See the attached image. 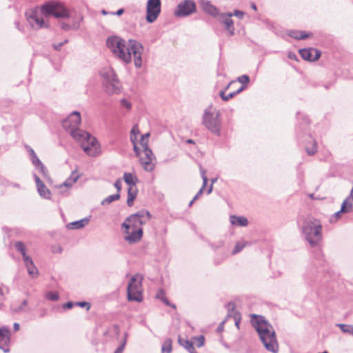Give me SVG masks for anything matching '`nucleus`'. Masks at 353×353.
I'll return each instance as SVG.
<instances>
[{
	"label": "nucleus",
	"mask_w": 353,
	"mask_h": 353,
	"mask_svg": "<svg viewBox=\"0 0 353 353\" xmlns=\"http://www.w3.org/2000/svg\"><path fill=\"white\" fill-rule=\"evenodd\" d=\"M81 114L74 111L62 121L63 128L72 137L79 142L83 151L89 156L96 157L100 153L99 143L97 139L87 132L79 129Z\"/></svg>",
	"instance_id": "1"
},
{
	"label": "nucleus",
	"mask_w": 353,
	"mask_h": 353,
	"mask_svg": "<svg viewBox=\"0 0 353 353\" xmlns=\"http://www.w3.org/2000/svg\"><path fill=\"white\" fill-rule=\"evenodd\" d=\"M106 45L112 54L124 63H130L133 54L135 67L140 68L142 66L143 46L139 41L130 39L126 45L125 41L122 38L111 36L108 38Z\"/></svg>",
	"instance_id": "2"
},
{
	"label": "nucleus",
	"mask_w": 353,
	"mask_h": 353,
	"mask_svg": "<svg viewBox=\"0 0 353 353\" xmlns=\"http://www.w3.org/2000/svg\"><path fill=\"white\" fill-rule=\"evenodd\" d=\"M42 15L45 17L54 16L58 19H65L70 17L68 10L62 4L55 1H49L38 9L28 10L25 16L27 21L32 29L39 30L48 28L49 23L44 21Z\"/></svg>",
	"instance_id": "3"
},
{
	"label": "nucleus",
	"mask_w": 353,
	"mask_h": 353,
	"mask_svg": "<svg viewBox=\"0 0 353 353\" xmlns=\"http://www.w3.org/2000/svg\"><path fill=\"white\" fill-rule=\"evenodd\" d=\"M151 219V214L146 210H141L127 217L121 224L123 230V239L129 244L139 242L143 234L142 226Z\"/></svg>",
	"instance_id": "4"
},
{
	"label": "nucleus",
	"mask_w": 353,
	"mask_h": 353,
	"mask_svg": "<svg viewBox=\"0 0 353 353\" xmlns=\"http://www.w3.org/2000/svg\"><path fill=\"white\" fill-rule=\"evenodd\" d=\"M252 317V325L256 330L266 350L272 353H277L279 346L272 325L262 316L253 314Z\"/></svg>",
	"instance_id": "5"
},
{
	"label": "nucleus",
	"mask_w": 353,
	"mask_h": 353,
	"mask_svg": "<svg viewBox=\"0 0 353 353\" xmlns=\"http://www.w3.org/2000/svg\"><path fill=\"white\" fill-rule=\"evenodd\" d=\"M303 239L312 248L319 246L323 238V226L321 221L313 217L305 218L300 225Z\"/></svg>",
	"instance_id": "6"
},
{
	"label": "nucleus",
	"mask_w": 353,
	"mask_h": 353,
	"mask_svg": "<svg viewBox=\"0 0 353 353\" xmlns=\"http://www.w3.org/2000/svg\"><path fill=\"white\" fill-rule=\"evenodd\" d=\"M220 115V111L212 105H210L204 110L202 117L203 125L217 137L221 136V131L222 122Z\"/></svg>",
	"instance_id": "7"
},
{
	"label": "nucleus",
	"mask_w": 353,
	"mask_h": 353,
	"mask_svg": "<svg viewBox=\"0 0 353 353\" xmlns=\"http://www.w3.org/2000/svg\"><path fill=\"white\" fill-rule=\"evenodd\" d=\"M103 79L105 92L109 94H118L121 91V84L114 71L110 68H105L100 72Z\"/></svg>",
	"instance_id": "8"
},
{
	"label": "nucleus",
	"mask_w": 353,
	"mask_h": 353,
	"mask_svg": "<svg viewBox=\"0 0 353 353\" xmlns=\"http://www.w3.org/2000/svg\"><path fill=\"white\" fill-rule=\"evenodd\" d=\"M142 281L143 276L140 274H136L131 277L127 288L128 301H142Z\"/></svg>",
	"instance_id": "9"
},
{
	"label": "nucleus",
	"mask_w": 353,
	"mask_h": 353,
	"mask_svg": "<svg viewBox=\"0 0 353 353\" xmlns=\"http://www.w3.org/2000/svg\"><path fill=\"white\" fill-rule=\"evenodd\" d=\"M161 0H148L146 6V21L148 23L154 22L161 13Z\"/></svg>",
	"instance_id": "10"
},
{
	"label": "nucleus",
	"mask_w": 353,
	"mask_h": 353,
	"mask_svg": "<svg viewBox=\"0 0 353 353\" xmlns=\"http://www.w3.org/2000/svg\"><path fill=\"white\" fill-rule=\"evenodd\" d=\"M196 4L192 0H184L180 2L174 11V16L185 17L196 12Z\"/></svg>",
	"instance_id": "11"
},
{
	"label": "nucleus",
	"mask_w": 353,
	"mask_h": 353,
	"mask_svg": "<svg viewBox=\"0 0 353 353\" xmlns=\"http://www.w3.org/2000/svg\"><path fill=\"white\" fill-rule=\"evenodd\" d=\"M232 17V12L220 13V14L218 16L219 21L225 26V28L228 31V35L230 37H232L234 34L235 30L234 21L231 19Z\"/></svg>",
	"instance_id": "12"
},
{
	"label": "nucleus",
	"mask_w": 353,
	"mask_h": 353,
	"mask_svg": "<svg viewBox=\"0 0 353 353\" xmlns=\"http://www.w3.org/2000/svg\"><path fill=\"white\" fill-rule=\"evenodd\" d=\"M144 157L140 158V162L143 169L147 172H151L154 168L152 161L154 159L152 150H146L143 152Z\"/></svg>",
	"instance_id": "13"
},
{
	"label": "nucleus",
	"mask_w": 353,
	"mask_h": 353,
	"mask_svg": "<svg viewBox=\"0 0 353 353\" xmlns=\"http://www.w3.org/2000/svg\"><path fill=\"white\" fill-rule=\"evenodd\" d=\"M301 57L306 61H314L321 57V52L314 48L299 50Z\"/></svg>",
	"instance_id": "14"
},
{
	"label": "nucleus",
	"mask_w": 353,
	"mask_h": 353,
	"mask_svg": "<svg viewBox=\"0 0 353 353\" xmlns=\"http://www.w3.org/2000/svg\"><path fill=\"white\" fill-rule=\"evenodd\" d=\"M34 178L37 185V189L39 194L43 199H50L51 192L50 190L46 186L44 183L39 179L37 174H34Z\"/></svg>",
	"instance_id": "15"
},
{
	"label": "nucleus",
	"mask_w": 353,
	"mask_h": 353,
	"mask_svg": "<svg viewBox=\"0 0 353 353\" xmlns=\"http://www.w3.org/2000/svg\"><path fill=\"white\" fill-rule=\"evenodd\" d=\"M200 3L202 9L207 14L213 17H218L220 14L219 9L212 5L210 1L200 0Z\"/></svg>",
	"instance_id": "16"
},
{
	"label": "nucleus",
	"mask_w": 353,
	"mask_h": 353,
	"mask_svg": "<svg viewBox=\"0 0 353 353\" xmlns=\"http://www.w3.org/2000/svg\"><path fill=\"white\" fill-rule=\"evenodd\" d=\"M212 248L215 251L218 252L216 256L214 259V263L216 264H220L222 263L228 256V250L225 248L222 247V245H212Z\"/></svg>",
	"instance_id": "17"
},
{
	"label": "nucleus",
	"mask_w": 353,
	"mask_h": 353,
	"mask_svg": "<svg viewBox=\"0 0 353 353\" xmlns=\"http://www.w3.org/2000/svg\"><path fill=\"white\" fill-rule=\"evenodd\" d=\"M32 163L35 166L36 169L39 170L40 173L43 175L44 178H48V170L43 163L38 158L37 154L33 155V157H30Z\"/></svg>",
	"instance_id": "18"
},
{
	"label": "nucleus",
	"mask_w": 353,
	"mask_h": 353,
	"mask_svg": "<svg viewBox=\"0 0 353 353\" xmlns=\"http://www.w3.org/2000/svg\"><path fill=\"white\" fill-rule=\"evenodd\" d=\"M28 301L25 299L21 302L20 304H17L16 302L12 303L10 305V311L13 314H19L21 312H28Z\"/></svg>",
	"instance_id": "19"
},
{
	"label": "nucleus",
	"mask_w": 353,
	"mask_h": 353,
	"mask_svg": "<svg viewBox=\"0 0 353 353\" xmlns=\"http://www.w3.org/2000/svg\"><path fill=\"white\" fill-rule=\"evenodd\" d=\"M90 216H86L81 220L75 221L68 223L66 227L69 230L81 229L88 225L90 221Z\"/></svg>",
	"instance_id": "20"
},
{
	"label": "nucleus",
	"mask_w": 353,
	"mask_h": 353,
	"mask_svg": "<svg viewBox=\"0 0 353 353\" xmlns=\"http://www.w3.org/2000/svg\"><path fill=\"white\" fill-rule=\"evenodd\" d=\"M26 267L28 270V274L32 277L34 278L38 275V270L34 265L32 259L29 256L27 259H23Z\"/></svg>",
	"instance_id": "21"
},
{
	"label": "nucleus",
	"mask_w": 353,
	"mask_h": 353,
	"mask_svg": "<svg viewBox=\"0 0 353 353\" xmlns=\"http://www.w3.org/2000/svg\"><path fill=\"white\" fill-rule=\"evenodd\" d=\"M230 221L232 225H236L241 227H245L248 225V220L244 216L231 215Z\"/></svg>",
	"instance_id": "22"
},
{
	"label": "nucleus",
	"mask_w": 353,
	"mask_h": 353,
	"mask_svg": "<svg viewBox=\"0 0 353 353\" xmlns=\"http://www.w3.org/2000/svg\"><path fill=\"white\" fill-rule=\"evenodd\" d=\"M79 176L76 171H73L70 176L62 183L59 188L66 187L70 188L78 180Z\"/></svg>",
	"instance_id": "23"
},
{
	"label": "nucleus",
	"mask_w": 353,
	"mask_h": 353,
	"mask_svg": "<svg viewBox=\"0 0 353 353\" xmlns=\"http://www.w3.org/2000/svg\"><path fill=\"white\" fill-rule=\"evenodd\" d=\"M137 196V187H129L128 189V198H127V205L129 207L132 206L134 200L136 199Z\"/></svg>",
	"instance_id": "24"
},
{
	"label": "nucleus",
	"mask_w": 353,
	"mask_h": 353,
	"mask_svg": "<svg viewBox=\"0 0 353 353\" xmlns=\"http://www.w3.org/2000/svg\"><path fill=\"white\" fill-rule=\"evenodd\" d=\"M245 89V87L243 85H241V88H239L236 91H234V92H230L228 94H225V90H221L220 92H219V95L221 97V98L225 101H228L229 99H232V97H234L235 95H236L237 94L241 92L243 90Z\"/></svg>",
	"instance_id": "25"
},
{
	"label": "nucleus",
	"mask_w": 353,
	"mask_h": 353,
	"mask_svg": "<svg viewBox=\"0 0 353 353\" xmlns=\"http://www.w3.org/2000/svg\"><path fill=\"white\" fill-rule=\"evenodd\" d=\"M123 180L129 185V187H136V183L138 181V179L132 173L125 172L123 174Z\"/></svg>",
	"instance_id": "26"
},
{
	"label": "nucleus",
	"mask_w": 353,
	"mask_h": 353,
	"mask_svg": "<svg viewBox=\"0 0 353 353\" xmlns=\"http://www.w3.org/2000/svg\"><path fill=\"white\" fill-rule=\"evenodd\" d=\"M288 35L292 38L298 40L305 39L309 37V34L303 31L290 30L288 32Z\"/></svg>",
	"instance_id": "27"
},
{
	"label": "nucleus",
	"mask_w": 353,
	"mask_h": 353,
	"mask_svg": "<svg viewBox=\"0 0 353 353\" xmlns=\"http://www.w3.org/2000/svg\"><path fill=\"white\" fill-rule=\"evenodd\" d=\"M140 134V131L137 125H134L130 131V141L132 143H134L137 141V137Z\"/></svg>",
	"instance_id": "28"
},
{
	"label": "nucleus",
	"mask_w": 353,
	"mask_h": 353,
	"mask_svg": "<svg viewBox=\"0 0 353 353\" xmlns=\"http://www.w3.org/2000/svg\"><path fill=\"white\" fill-rule=\"evenodd\" d=\"M9 329L6 327H1L0 328V342H9L10 337L8 336Z\"/></svg>",
	"instance_id": "29"
},
{
	"label": "nucleus",
	"mask_w": 353,
	"mask_h": 353,
	"mask_svg": "<svg viewBox=\"0 0 353 353\" xmlns=\"http://www.w3.org/2000/svg\"><path fill=\"white\" fill-rule=\"evenodd\" d=\"M120 196H120L119 193H117V194H114L110 195V196H107L106 198H105L101 201V203L103 205L110 204L112 202H113L114 201H117V200H119L120 199Z\"/></svg>",
	"instance_id": "30"
},
{
	"label": "nucleus",
	"mask_w": 353,
	"mask_h": 353,
	"mask_svg": "<svg viewBox=\"0 0 353 353\" xmlns=\"http://www.w3.org/2000/svg\"><path fill=\"white\" fill-rule=\"evenodd\" d=\"M14 246H15L16 250L22 254L23 259H27L28 257H29L26 253V248H25V245L23 244V243H22L21 241H17L15 243Z\"/></svg>",
	"instance_id": "31"
},
{
	"label": "nucleus",
	"mask_w": 353,
	"mask_h": 353,
	"mask_svg": "<svg viewBox=\"0 0 353 353\" xmlns=\"http://www.w3.org/2000/svg\"><path fill=\"white\" fill-rule=\"evenodd\" d=\"M248 244V243L245 241L237 242L234 246V250L232 252V254L234 255L240 252Z\"/></svg>",
	"instance_id": "32"
},
{
	"label": "nucleus",
	"mask_w": 353,
	"mask_h": 353,
	"mask_svg": "<svg viewBox=\"0 0 353 353\" xmlns=\"http://www.w3.org/2000/svg\"><path fill=\"white\" fill-rule=\"evenodd\" d=\"M172 340L170 339H166L163 343L161 351L162 353H170L172 352Z\"/></svg>",
	"instance_id": "33"
},
{
	"label": "nucleus",
	"mask_w": 353,
	"mask_h": 353,
	"mask_svg": "<svg viewBox=\"0 0 353 353\" xmlns=\"http://www.w3.org/2000/svg\"><path fill=\"white\" fill-rule=\"evenodd\" d=\"M45 298L48 300L56 301L59 299V294L57 292L48 291L45 294Z\"/></svg>",
	"instance_id": "34"
},
{
	"label": "nucleus",
	"mask_w": 353,
	"mask_h": 353,
	"mask_svg": "<svg viewBox=\"0 0 353 353\" xmlns=\"http://www.w3.org/2000/svg\"><path fill=\"white\" fill-rule=\"evenodd\" d=\"M192 340L193 344H195L197 347H203L205 343V337L203 335L193 337Z\"/></svg>",
	"instance_id": "35"
},
{
	"label": "nucleus",
	"mask_w": 353,
	"mask_h": 353,
	"mask_svg": "<svg viewBox=\"0 0 353 353\" xmlns=\"http://www.w3.org/2000/svg\"><path fill=\"white\" fill-rule=\"evenodd\" d=\"M345 205H346V203H342L341 207V210L339 211L335 212L334 214V215L330 218V222L336 221L338 220V219L339 218L340 214L342 212L346 213L345 212Z\"/></svg>",
	"instance_id": "36"
},
{
	"label": "nucleus",
	"mask_w": 353,
	"mask_h": 353,
	"mask_svg": "<svg viewBox=\"0 0 353 353\" xmlns=\"http://www.w3.org/2000/svg\"><path fill=\"white\" fill-rule=\"evenodd\" d=\"M341 331L344 333H348L353 336V325H345V324H339Z\"/></svg>",
	"instance_id": "37"
},
{
	"label": "nucleus",
	"mask_w": 353,
	"mask_h": 353,
	"mask_svg": "<svg viewBox=\"0 0 353 353\" xmlns=\"http://www.w3.org/2000/svg\"><path fill=\"white\" fill-rule=\"evenodd\" d=\"M179 343L181 346H183L186 350H188V347H191V345L193 344V342L192 341H188L181 337L179 338Z\"/></svg>",
	"instance_id": "38"
},
{
	"label": "nucleus",
	"mask_w": 353,
	"mask_h": 353,
	"mask_svg": "<svg viewBox=\"0 0 353 353\" xmlns=\"http://www.w3.org/2000/svg\"><path fill=\"white\" fill-rule=\"evenodd\" d=\"M312 148H308L307 146L305 148L306 152L309 155H313L316 152L317 147H316V143L315 141L312 140Z\"/></svg>",
	"instance_id": "39"
},
{
	"label": "nucleus",
	"mask_w": 353,
	"mask_h": 353,
	"mask_svg": "<svg viewBox=\"0 0 353 353\" xmlns=\"http://www.w3.org/2000/svg\"><path fill=\"white\" fill-rule=\"evenodd\" d=\"M156 297L159 299H161L166 305H170L168 300L164 297V292L163 290H159L157 292Z\"/></svg>",
	"instance_id": "40"
},
{
	"label": "nucleus",
	"mask_w": 353,
	"mask_h": 353,
	"mask_svg": "<svg viewBox=\"0 0 353 353\" xmlns=\"http://www.w3.org/2000/svg\"><path fill=\"white\" fill-rule=\"evenodd\" d=\"M148 140L141 137V139H140V141H139V144L141 145V148L143 149V152H145L146 150H150L148 148Z\"/></svg>",
	"instance_id": "41"
},
{
	"label": "nucleus",
	"mask_w": 353,
	"mask_h": 353,
	"mask_svg": "<svg viewBox=\"0 0 353 353\" xmlns=\"http://www.w3.org/2000/svg\"><path fill=\"white\" fill-rule=\"evenodd\" d=\"M238 81L245 88L250 81V77L247 74H243L238 78Z\"/></svg>",
	"instance_id": "42"
},
{
	"label": "nucleus",
	"mask_w": 353,
	"mask_h": 353,
	"mask_svg": "<svg viewBox=\"0 0 353 353\" xmlns=\"http://www.w3.org/2000/svg\"><path fill=\"white\" fill-rule=\"evenodd\" d=\"M346 203L345 205V212H350L352 210L353 204L350 201V198H346L342 203Z\"/></svg>",
	"instance_id": "43"
},
{
	"label": "nucleus",
	"mask_w": 353,
	"mask_h": 353,
	"mask_svg": "<svg viewBox=\"0 0 353 353\" xmlns=\"http://www.w3.org/2000/svg\"><path fill=\"white\" fill-rule=\"evenodd\" d=\"M200 172H201V178L203 179V186H206L207 183H208V178L205 174L206 172L204 169H203L202 168H200Z\"/></svg>",
	"instance_id": "44"
},
{
	"label": "nucleus",
	"mask_w": 353,
	"mask_h": 353,
	"mask_svg": "<svg viewBox=\"0 0 353 353\" xmlns=\"http://www.w3.org/2000/svg\"><path fill=\"white\" fill-rule=\"evenodd\" d=\"M121 104L123 108H125L128 110H130L132 108L131 103L125 99H122L121 100Z\"/></svg>",
	"instance_id": "45"
},
{
	"label": "nucleus",
	"mask_w": 353,
	"mask_h": 353,
	"mask_svg": "<svg viewBox=\"0 0 353 353\" xmlns=\"http://www.w3.org/2000/svg\"><path fill=\"white\" fill-rule=\"evenodd\" d=\"M226 307H227V309L228 310V315L231 314L233 312H234L235 310V303H233V302H229L227 305H226Z\"/></svg>",
	"instance_id": "46"
},
{
	"label": "nucleus",
	"mask_w": 353,
	"mask_h": 353,
	"mask_svg": "<svg viewBox=\"0 0 353 353\" xmlns=\"http://www.w3.org/2000/svg\"><path fill=\"white\" fill-rule=\"evenodd\" d=\"M74 304H75V305H77V306H79L81 307H86L87 310H89L90 308V304L88 302H85V301L76 302V303H74Z\"/></svg>",
	"instance_id": "47"
},
{
	"label": "nucleus",
	"mask_w": 353,
	"mask_h": 353,
	"mask_svg": "<svg viewBox=\"0 0 353 353\" xmlns=\"http://www.w3.org/2000/svg\"><path fill=\"white\" fill-rule=\"evenodd\" d=\"M114 186L115 187V188L117 190V193H119L120 194V192L121 190V179H117L116 181L114 183Z\"/></svg>",
	"instance_id": "48"
},
{
	"label": "nucleus",
	"mask_w": 353,
	"mask_h": 353,
	"mask_svg": "<svg viewBox=\"0 0 353 353\" xmlns=\"http://www.w3.org/2000/svg\"><path fill=\"white\" fill-rule=\"evenodd\" d=\"M68 42V40L65 39L63 42H60L59 43H54L52 45L53 48L56 50H60L62 46Z\"/></svg>",
	"instance_id": "49"
},
{
	"label": "nucleus",
	"mask_w": 353,
	"mask_h": 353,
	"mask_svg": "<svg viewBox=\"0 0 353 353\" xmlns=\"http://www.w3.org/2000/svg\"><path fill=\"white\" fill-rule=\"evenodd\" d=\"M236 16L239 19H243V17H244V12L243 11H241V10H235L234 11V12L232 13V16Z\"/></svg>",
	"instance_id": "50"
},
{
	"label": "nucleus",
	"mask_w": 353,
	"mask_h": 353,
	"mask_svg": "<svg viewBox=\"0 0 353 353\" xmlns=\"http://www.w3.org/2000/svg\"><path fill=\"white\" fill-rule=\"evenodd\" d=\"M133 145V150L136 154L137 156H139L141 153V149L138 147L137 143L135 142L134 143H132Z\"/></svg>",
	"instance_id": "51"
},
{
	"label": "nucleus",
	"mask_w": 353,
	"mask_h": 353,
	"mask_svg": "<svg viewBox=\"0 0 353 353\" xmlns=\"http://www.w3.org/2000/svg\"><path fill=\"white\" fill-rule=\"evenodd\" d=\"M205 186H203V185H202V187L200 188V190H199V192L196 193V194L194 196V200H196L198 199L200 196L202 194L203 192V190L205 189Z\"/></svg>",
	"instance_id": "52"
},
{
	"label": "nucleus",
	"mask_w": 353,
	"mask_h": 353,
	"mask_svg": "<svg viewBox=\"0 0 353 353\" xmlns=\"http://www.w3.org/2000/svg\"><path fill=\"white\" fill-rule=\"evenodd\" d=\"M74 305H75L74 303L68 301L63 305V309H71Z\"/></svg>",
	"instance_id": "53"
},
{
	"label": "nucleus",
	"mask_w": 353,
	"mask_h": 353,
	"mask_svg": "<svg viewBox=\"0 0 353 353\" xmlns=\"http://www.w3.org/2000/svg\"><path fill=\"white\" fill-rule=\"evenodd\" d=\"M61 27L64 30H69L72 29V26L70 24L66 23L65 22L61 23Z\"/></svg>",
	"instance_id": "54"
},
{
	"label": "nucleus",
	"mask_w": 353,
	"mask_h": 353,
	"mask_svg": "<svg viewBox=\"0 0 353 353\" xmlns=\"http://www.w3.org/2000/svg\"><path fill=\"white\" fill-rule=\"evenodd\" d=\"M26 148L27 149V151L29 153V155L30 156V157H33V155L36 154L34 150L29 145H26Z\"/></svg>",
	"instance_id": "55"
},
{
	"label": "nucleus",
	"mask_w": 353,
	"mask_h": 353,
	"mask_svg": "<svg viewBox=\"0 0 353 353\" xmlns=\"http://www.w3.org/2000/svg\"><path fill=\"white\" fill-rule=\"evenodd\" d=\"M288 57L290 59H292V60H297V56L296 55L295 53L292 52H288Z\"/></svg>",
	"instance_id": "56"
},
{
	"label": "nucleus",
	"mask_w": 353,
	"mask_h": 353,
	"mask_svg": "<svg viewBox=\"0 0 353 353\" xmlns=\"http://www.w3.org/2000/svg\"><path fill=\"white\" fill-rule=\"evenodd\" d=\"M14 25H15L16 28H17L19 31H21V32L24 31V28L21 26L19 21H14Z\"/></svg>",
	"instance_id": "57"
},
{
	"label": "nucleus",
	"mask_w": 353,
	"mask_h": 353,
	"mask_svg": "<svg viewBox=\"0 0 353 353\" xmlns=\"http://www.w3.org/2000/svg\"><path fill=\"white\" fill-rule=\"evenodd\" d=\"M216 181V179H212V184H211L210 187L209 188V189L208 190V194H210L212 192V185Z\"/></svg>",
	"instance_id": "58"
},
{
	"label": "nucleus",
	"mask_w": 353,
	"mask_h": 353,
	"mask_svg": "<svg viewBox=\"0 0 353 353\" xmlns=\"http://www.w3.org/2000/svg\"><path fill=\"white\" fill-rule=\"evenodd\" d=\"M190 353H197L195 350V348L194 347V344L191 345V347H188L187 350Z\"/></svg>",
	"instance_id": "59"
},
{
	"label": "nucleus",
	"mask_w": 353,
	"mask_h": 353,
	"mask_svg": "<svg viewBox=\"0 0 353 353\" xmlns=\"http://www.w3.org/2000/svg\"><path fill=\"white\" fill-rule=\"evenodd\" d=\"M123 350V345L117 348L114 353H122Z\"/></svg>",
	"instance_id": "60"
},
{
	"label": "nucleus",
	"mask_w": 353,
	"mask_h": 353,
	"mask_svg": "<svg viewBox=\"0 0 353 353\" xmlns=\"http://www.w3.org/2000/svg\"><path fill=\"white\" fill-rule=\"evenodd\" d=\"M13 328L14 331H18L20 328V325L18 323H14L13 324Z\"/></svg>",
	"instance_id": "61"
},
{
	"label": "nucleus",
	"mask_w": 353,
	"mask_h": 353,
	"mask_svg": "<svg viewBox=\"0 0 353 353\" xmlns=\"http://www.w3.org/2000/svg\"><path fill=\"white\" fill-rule=\"evenodd\" d=\"M123 12H124V10L121 8V9L118 10L117 11V12L113 13V14H117L118 16H120V15H121L123 13Z\"/></svg>",
	"instance_id": "62"
},
{
	"label": "nucleus",
	"mask_w": 353,
	"mask_h": 353,
	"mask_svg": "<svg viewBox=\"0 0 353 353\" xmlns=\"http://www.w3.org/2000/svg\"><path fill=\"white\" fill-rule=\"evenodd\" d=\"M150 136V133H145L144 134H141V137L143 138H145V139H148Z\"/></svg>",
	"instance_id": "63"
},
{
	"label": "nucleus",
	"mask_w": 353,
	"mask_h": 353,
	"mask_svg": "<svg viewBox=\"0 0 353 353\" xmlns=\"http://www.w3.org/2000/svg\"><path fill=\"white\" fill-rule=\"evenodd\" d=\"M348 198H350V199H352L353 201V186H352V188L351 190L350 195V196Z\"/></svg>",
	"instance_id": "64"
}]
</instances>
